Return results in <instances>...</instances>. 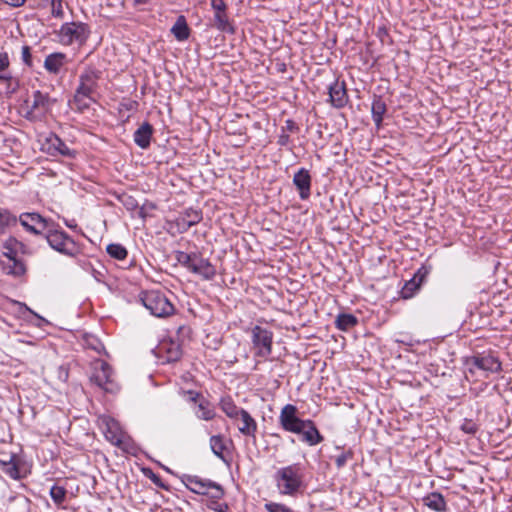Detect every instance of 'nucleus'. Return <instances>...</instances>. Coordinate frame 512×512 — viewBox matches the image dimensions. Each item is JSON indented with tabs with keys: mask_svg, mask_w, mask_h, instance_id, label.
<instances>
[{
	"mask_svg": "<svg viewBox=\"0 0 512 512\" xmlns=\"http://www.w3.org/2000/svg\"><path fill=\"white\" fill-rule=\"evenodd\" d=\"M273 480L278 493L282 496L297 497L305 488L304 473L299 464L277 469Z\"/></svg>",
	"mask_w": 512,
	"mask_h": 512,
	"instance_id": "obj_1",
	"label": "nucleus"
},
{
	"mask_svg": "<svg viewBox=\"0 0 512 512\" xmlns=\"http://www.w3.org/2000/svg\"><path fill=\"white\" fill-rule=\"evenodd\" d=\"M141 302L150 313L159 318L169 317L174 314L175 307L165 295L158 290H150L141 293Z\"/></svg>",
	"mask_w": 512,
	"mask_h": 512,
	"instance_id": "obj_2",
	"label": "nucleus"
},
{
	"mask_svg": "<svg viewBox=\"0 0 512 512\" xmlns=\"http://www.w3.org/2000/svg\"><path fill=\"white\" fill-rule=\"evenodd\" d=\"M44 237L52 249L63 255L74 257L80 252L75 241L64 231L52 229L50 226Z\"/></svg>",
	"mask_w": 512,
	"mask_h": 512,
	"instance_id": "obj_3",
	"label": "nucleus"
},
{
	"mask_svg": "<svg viewBox=\"0 0 512 512\" xmlns=\"http://www.w3.org/2000/svg\"><path fill=\"white\" fill-rule=\"evenodd\" d=\"M184 483L191 492L207 495L214 500H219L224 495V490L218 483L195 475L186 476Z\"/></svg>",
	"mask_w": 512,
	"mask_h": 512,
	"instance_id": "obj_4",
	"label": "nucleus"
},
{
	"mask_svg": "<svg viewBox=\"0 0 512 512\" xmlns=\"http://www.w3.org/2000/svg\"><path fill=\"white\" fill-rule=\"evenodd\" d=\"M89 28L82 22L64 23L59 30L60 42L64 45L83 44L89 36Z\"/></svg>",
	"mask_w": 512,
	"mask_h": 512,
	"instance_id": "obj_5",
	"label": "nucleus"
},
{
	"mask_svg": "<svg viewBox=\"0 0 512 512\" xmlns=\"http://www.w3.org/2000/svg\"><path fill=\"white\" fill-rule=\"evenodd\" d=\"M252 343L256 350L255 355L267 358L272 352L273 333L272 331L256 325L252 328Z\"/></svg>",
	"mask_w": 512,
	"mask_h": 512,
	"instance_id": "obj_6",
	"label": "nucleus"
},
{
	"mask_svg": "<svg viewBox=\"0 0 512 512\" xmlns=\"http://www.w3.org/2000/svg\"><path fill=\"white\" fill-rule=\"evenodd\" d=\"M91 380L106 392L117 391V384L112 379V369L105 361H97L94 364Z\"/></svg>",
	"mask_w": 512,
	"mask_h": 512,
	"instance_id": "obj_7",
	"label": "nucleus"
},
{
	"mask_svg": "<svg viewBox=\"0 0 512 512\" xmlns=\"http://www.w3.org/2000/svg\"><path fill=\"white\" fill-rule=\"evenodd\" d=\"M279 423L281 427L291 433H300L305 428L306 420L297 416V407L292 404H286L280 412Z\"/></svg>",
	"mask_w": 512,
	"mask_h": 512,
	"instance_id": "obj_8",
	"label": "nucleus"
},
{
	"mask_svg": "<svg viewBox=\"0 0 512 512\" xmlns=\"http://www.w3.org/2000/svg\"><path fill=\"white\" fill-rule=\"evenodd\" d=\"M19 222L24 229L34 235H42L52 225V221L42 217L39 213H22Z\"/></svg>",
	"mask_w": 512,
	"mask_h": 512,
	"instance_id": "obj_9",
	"label": "nucleus"
},
{
	"mask_svg": "<svg viewBox=\"0 0 512 512\" xmlns=\"http://www.w3.org/2000/svg\"><path fill=\"white\" fill-rule=\"evenodd\" d=\"M102 427L105 438L113 445L124 449V435L117 421L112 418L104 417L102 419Z\"/></svg>",
	"mask_w": 512,
	"mask_h": 512,
	"instance_id": "obj_10",
	"label": "nucleus"
},
{
	"mask_svg": "<svg viewBox=\"0 0 512 512\" xmlns=\"http://www.w3.org/2000/svg\"><path fill=\"white\" fill-rule=\"evenodd\" d=\"M189 271L193 274L201 276L204 280H212L216 275L215 266L204 258L200 253L196 252Z\"/></svg>",
	"mask_w": 512,
	"mask_h": 512,
	"instance_id": "obj_11",
	"label": "nucleus"
},
{
	"mask_svg": "<svg viewBox=\"0 0 512 512\" xmlns=\"http://www.w3.org/2000/svg\"><path fill=\"white\" fill-rule=\"evenodd\" d=\"M186 394L190 402L198 403L195 414L199 419L209 421L215 417L214 407L207 399L203 398L200 393L189 390Z\"/></svg>",
	"mask_w": 512,
	"mask_h": 512,
	"instance_id": "obj_12",
	"label": "nucleus"
},
{
	"mask_svg": "<svg viewBox=\"0 0 512 512\" xmlns=\"http://www.w3.org/2000/svg\"><path fill=\"white\" fill-rule=\"evenodd\" d=\"M98 75L94 70H86L79 76V85L75 91L76 95L94 97L97 87Z\"/></svg>",
	"mask_w": 512,
	"mask_h": 512,
	"instance_id": "obj_13",
	"label": "nucleus"
},
{
	"mask_svg": "<svg viewBox=\"0 0 512 512\" xmlns=\"http://www.w3.org/2000/svg\"><path fill=\"white\" fill-rule=\"evenodd\" d=\"M44 150L52 156L62 155L65 157H74L75 152L71 150L65 142L56 134H50L43 144Z\"/></svg>",
	"mask_w": 512,
	"mask_h": 512,
	"instance_id": "obj_14",
	"label": "nucleus"
},
{
	"mask_svg": "<svg viewBox=\"0 0 512 512\" xmlns=\"http://www.w3.org/2000/svg\"><path fill=\"white\" fill-rule=\"evenodd\" d=\"M428 274V270L425 267H421L414 274L413 278L409 281L405 282L402 287L400 294L404 299L412 298L415 293L420 289L422 283L424 282L426 276Z\"/></svg>",
	"mask_w": 512,
	"mask_h": 512,
	"instance_id": "obj_15",
	"label": "nucleus"
},
{
	"mask_svg": "<svg viewBox=\"0 0 512 512\" xmlns=\"http://www.w3.org/2000/svg\"><path fill=\"white\" fill-rule=\"evenodd\" d=\"M293 184L299 192L302 200H307L311 195V176L307 169H299L293 176Z\"/></svg>",
	"mask_w": 512,
	"mask_h": 512,
	"instance_id": "obj_16",
	"label": "nucleus"
},
{
	"mask_svg": "<svg viewBox=\"0 0 512 512\" xmlns=\"http://www.w3.org/2000/svg\"><path fill=\"white\" fill-rule=\"evenodd\" d=\"M469 363L473 367L490 373H496L501 370V362L490 354L473 356Z\"/></svg>",
	"mask_w": 512,
	"mask_h": 512,
	"instance_id": "obj_17",
	"label": "nucleus"
},
{
	"mask_svg": "<svg viewBox=\"0 0 512 512\" xmlns=\"http://www.w3.org/2000/svg\"><path fill=\"white\" fill-rule=\"evenodd\" d=\"M329 101L335 108H343L348 102L346 85L344 82L334 81L329 86Z\"/></svg>",
	"mask_w": 512,
	"mask_h": 512,
	"instance_id": "obj_18",
	"label": "nucleus"
},
{
	"mask_svg": "<svg viewBox=\"0 0 512 512\" xmlns=\"http://www.w3.org/2000/svg\"><path fill=\"white\" fill-rule=\"evenodd\" d=\"M32 97L33 101L28 114H32L35 111L47 112L55 103V100L51 99L47 93H43L40 90L34 91Z\"/></svg>",
	"mask_w": 512,
	"mask_h": 512,
	"instance_id": "obj_19",
	"label": "nucleus"
},
{
	"mask_svg": "<svg viewBox=\"0 0 512 512\" xmlns=\"http://www.w3.org/2000/svg\"><path fill=\"white\" fill-rule=\"evenodd\" d=\"M302 441L310 446H314L323 441V436L320 434L315 424L311 420H306L305 428L299 433Z\"/></svg>",
	"mask_w": 512,
	"mask_h": 512,
	"instance_id": "obj_20",
	"label": "nucleus"
},
{
	"mask_svg": "<svg viewBox=\"0 0 512 512\" xmlns=\"http://www.w3.org/2000/svg\"><path fill=\"white\" fill-rule=\"evenodd\" d=\"M153 134V127L148 122H144L135 132H134V142L137 146L142 149H147L150 146L151 137Z\"/></svg>",
	"mask_w": 512,
	"mask_h": 512,
	"instance_id": "obj_21",
	"label": "nucleus"
},
{
	"mask_svg": "<svg viewBox=\"0 0 512 512\" xmlns=\"http://www.w3.org/2000/svg\"><path fill=\"white\" fill-rule=\"evenodd\" d=\"M66 63V55L62 52L51 53L44 60V68L51 74H58Z\"/></svg>",
	"mask_w": 512,
	"mask_h": 512,
	"instance_id": "obj_22",
	"label": "nucleus"
},
{
	"mask_svg": "<svg viewBox=\"0 0 512 512\" xmlns=\"http://www.w3.org/2000/svg\"><path fill=\"white\" fill-rule=\"evenodd\" d=\"M423 504L435 512H445L447 503L439 492H431L422 498Z\"/></svg>",
	"mask_w": 512,
	"mask_h": 512,
	"instance_id": "obj_23",
	"label": "nucleus"
},
{
	"mask_svg": "<svg viewBox=\"0 0 512 512\" xmlns=\"http://www.w3.org/2000/svg\"><path fill=\"white\" fill-rule=\"evenodd\" d=\"M242 425L238 427L240 433L245 436L255 437L257 431V423L254 418L245 409L239 415Z\"/></svg>",
	"mask_w": 512,
	"mask_h": 512,
	"instance_id": "obj_24",
	"label": "nucleus"
},
{
	"mask_svg": "<svg viewBox=\"0 0 512 512\" xmlns=\"http://www.w3.org/2000/svg\"><path fill=\"white\" fill-rule=\"evenodd\" d=\"M387 108L386 103L380 96H374L371 112L374 123L377 127H380L383 121V115L385 114Z\"/></svg>",
	"mask_w": 512,
	"mask_h": 512,
	"instance_id": "obj_25",
	"label": "nucleus"
},
{
	"mask_svg": "<svg viewBox=\"0 0 512 512\" xmlns=\"http://www.w3.org/2000/svg\"><path fill=\"white\" fill-rule=\"evenodd\" d=\"M202 220V213L199 210L187 209L179 218V224L184 228H190Z\"/></svg>",
	"mask_w": 512,
	"mask_h": 512,
	"instance_id": "obj_26",
	"label": "nucleus"
},
{
	"mask_svg": "<svg viewBox=\"0 0 512 512\" xmlns=\"http://www.w3.org/2000/svg\"><path fill=\"white\" fill-rule=\"evenodd\" d=\"M172 34L179 41H184L189 37V27L187 25L186 19L184 16H179L171 28Z\"/></svg>",
	"mask_w": 512,
	"mask_h": 512,
	"instance_id": "obj_27",
	"label": "nucleus"
},
{
	"mask_svg": "<svg viewBox=\"0 0 512 512\" xmlns=\"http://www.w3.org/2000/svg\"><path fill=\"white\" fill-rule=\"evenodd\" d=\"M214 26L221 32L234 34L235 29L229 22L226 11L214 13Z\"/></svg>",
	"mask_w": 512,
	"mask_h": 512,
	"instance_id": "obj_28",
	"label": "nucleus"
},
{
	"mask_svg": "<svg viewBox=\"0 0 512 512\" xmlns=\"http://www.w3.org/2000/svg\"><path fill=\"white\" fill-rule=\"evenodd\" d=\"M10 512H31V502L30 500L23 496L19 495L11 499L9 505Z\"/></svg>",
	"mask_w": 512,
	"mask_h": 512,
	"instance_id": "obj_29",
	"label": "nucleus"
},
{
	"mask_svg": "<svg viewBox=\"0 0 512 512\" xmlns=\"http://www.w3.org/2000/svg\"><path fill=\"white\" fill-rule=\"evenodd\" d=\"M221 410L232 419H236L242 412V408H238L230 397H225L220 400Z\"/></svg>",
	"mask_w": 512,
	"mask_h": 512,
	"instance_id": "obj_30",
	"label": "nucleus"
},
{
	"mask_svg": "<svg viewBox=\"0 0 512 512\" xmlns=\"http://www.w3.org/2000/svg\"><path fill=\"white\" fill-rule=\"evenodd\" d=\"M358 323V319L347 313L339 314L335 320L336 327L342 331H348Z\"/></svg>",
	"mask_w": 512,
	"mask_h": 512,
	"instance_id": "obj_31",
	"label": "nucleus"
},
{
	"mask_svg": "<svg viewBox=\"0 0 512 512\" xmlns=\"http://www.w3.org/2000/svg\"><path fill=\"white\" fill-rule=\"evenodd\" d=\"M161 351L166 352V360L167 362H175L178 361L182 356V351L180 346L174 342L164 343L161 346Z\"/></svg>",
	"mask_w": 512,
	"mask_h": 512,
	"instance_id": "obj_32",
	"label": "nucleus"
},
{
	"mask_svg": "<svg viewBox=\"0 0 512 512\" xmlns=\"http://www.w3.org/2000/svg\"><path fill=\"white\" fill-rule=\"evenodd\" d=\"M7 274H11L14 276H21L26 272V267L24 263L15 258L14 260H9V263L4 266Z\"/></svg>",
	"mask_w": 512,
	"mask_h": 512,
	"instance_id": "obj_33",
	"label": "nucleus"
},
{
	"mask_svg": "<svg viewBox=\"0 0 512 512\" xmlns=\"http://www.w3.org/2000/svg\"><path fill=\"white\" fill-rule=\"evenodd\" d=\"M95 101L94 97H85L82 95L74 94L71 105H73L74 109L79 112H83L84 110L90 107V104Z\"/></svg>",
	"mask_w": 512,
	"mask_h": 512,
	"instance_id": "obj_34",
	"label": "nucleus"
},
{
	"mask_svg": "<svg viewBox=\"0 0 512 512\" xmlns=\"http://www.w3.org/2000/svg\"><path fill=\"white\" fill-rule=\"evenodd\" d=\"M107 253L116 260H124L127 257V249L118 243L109 244L106 248Z\"/></svg>",
	"mask_w": 512,
	"mask_h": 512,
	"instance_id": "obj_35",
	"label": "nucleus"
},
{
	"mask_svg": "<svg viewBox=\"0 0 512 512\" xmlns=\"http://www.w3.org/2000/svg\"><path fill=\"white\" fill-rule=\"evenodd\" d=\"M210 447L212 452L219 458L223 459V452L226 449L224 439L220 435H215L210 438Z\"/></svg>",
	"mask_w": 512,
	"mask_h": 512,
	"instance_id": "obj_36",
	"label": "nucleus"
},
{
	"mask_svg": "<svg viewBox=\"0 0 512 512\" xmlns=\"http://www.w3.org/2000/svg\"><path fill=\"white\" fill-rule=\"evenodd\" d=\"M66 494L67 491L62 486L53 485L50 489V496L57 506H61L63 504L66 498Z\"/></svg>",
	"mask_w": 512,
	"mask_h": 512,
	"instance_id": "obj_37",
	"label": "nucleus"
},
{
	"mask_svg": "<svg viewBox=\"0 0 512 512\" xmlns=\"http://www.w3.org/2000/svg\"><path fill=\"white\" fill-rule=\"evenodd\" d=\"M9 65L8 53L0 52V80L8 81L11 79V75L7 72Z\"/></svg>",
	"mask_w": 512,
	"mask_h": 512,
	"instance_id": "obj_38",
	"label": "nucleus"
},
{
	"mask_svg": "<svg viewBox=\"0 0 512 512\" xmlns=\"http://www.w3.org/2000/svg\"><path fill=\"white\" fill-rule=\"evenodd\" d=\"M17 219L9 211L0 208V232L10 225L16 224Z\"/></svg>",
	"mask_w": 512,
	"mask_h": 512,
	"instance_id": "obj_39",
	"label": "nucleus"
},
{
	"mask_svg": "<svg viewBox=\"0 0 512 512\" xmlns=\"http://www.w3.org/2000/svg\"><path fill=\"white\" fill-rule=\"evenodd\" d=\"M195 253L196 252L186 253L184 251H176L175 258L181 266H183L189 270L191 267Z\"/></svg>",
	"mask_w": 512,
	"mask_h": 512,
	"instance_id": "obj_40",
	"label": "nucleus"
},
{
	"mask_svg": "<svg viewBox=\"0 0 512 512\" xmlns=\"http://www.w3.org/2000/svg\"><path fill=\"white\" fill-rule=\"evenodd\" d=\"M264 508L267 512H294L291 507L283 503L272 501L265 503Z\"/></svg>",
	"mask_w": 512,
	"mask_h": 512,
	"instance_id": "obj_41",
	"label": "nucleus"
},
{
	"mask_svg": "<svg viewBox=\"0 0 512 512\" xmlns=\"http://www.w3.org/2000/svg\"><path fill=\"white\" fill-rule=\"evenodd\" d=\"M4 249H12V250H16V251H20L22 253H25L26 252V246L18 241L16 238L14 237H9L5 242H4V245H3Z\"/></svg>",
	"mask_w": 512,
	"mask_h": 512,
	"instance_id": "obj_42",
	"label": "nucleus"
},
{
	"mask_svg": "<svg viewBox=\"0 0 512 512\" xmlns=\"http://www.w3.org/2000/svg\"><path fill=\"white\" fill-rule=\"evenodd\" d=\"M353 458V452L351 450H347L342 452L335 458V464L338 469L344 467L348 460Z\"/></svg>",
	"mask_w": 512,
	"mask_h": 512,
	"instance_id": "obj_43",
	"label": "nucleus"
},
{
	"mask_svg": "<svg viewBox=\"0 0 512 512\" xmlns=\"http://www.w3.org/2000/svg\"><path fill=\"white\" fill-rule=\"evenodd\" d=\"M62 1L63 0H51V6H52L51 13L54 17L60 18V19L63 18V16H64Z\"/></svg>",
	"mask_w": 512,
	"mask_h": 512,
	"instance_id": "obj_44",
	"label": "nucleus"
},
{
	"mask_svg": "<svg viewBox=\"0 0 512 512\" xmlns=\"http://www.w3.org/2000/svg\"><path fill=\"white\" fill-rule=\"evenodd\" d=\"M6 468L4 469L5 473L9 475L13 479L19 478V469L16 464L14 463H5Z\"/></svg>",
	"mask_w": 512,
	"mask_h": 512,
	"instance_id": "obj_45",
	"label": "nucleus"
},
{
	"mask_svg": "<svg viewBox=\"0 0 512 512\" xmlns=\"http://www.w3.org/2000/svg\"><path fill=\"white\" fill-rule=\"evenodd\" d=\"M22 61L29 67L32 66V55H31V49L29 46L25 45L22 47Z\"/></svg>",
	"mask_w": 512,
	"mask_h": 512,
	"instance_id": "obj_46",
	"label": "nucleus"
},
{
	"mask_svg": "<svg viewBox=\"0 0 512 512\" xmlns=\"http://www.w3.org/2000/svg\"><path fill=\"white\" fill-rule=\"evenodd\" d=\"M461 429L468 434H475L478 430L477 425L472 420H466L462 425Z\"/></svg>",
	"mask_w": 512,
	"mask_h": 512,
	"instance_id": "obj_47",
	"label": "nucleus"
},
{
	"mask_svg": "<svg viewBox=\"0 0 512 512\" xmlns=\"http://www.w3.org/2000/svg\"><path fill=\"white\" fill-rule=\"evenodd\" d=\"M298 126L297 124L291 120V119H287L285 121V125L281 128V131L287 133V132H296L298 131Z\"/></svg>",
	"mask_w": 512,
	"mask_h": 512,
	"instance_id": "obj_48",
	"label": "nucleus"
},
{
	"mask_svg": "<svg viewBox=\"0 0 512 512\" xmlns=\"http://www.w3.org/2000/svg\"><path fill=\"white\" fill-rule=\"evenodd\" d=\"M211 6L215 13L226 11V4L224 0H211Z\"/></svg>",
	"mask_w": 512,
	"mask_h": 512,
	"instance_id": "obj_49",
	"label": "nucleus"
},
{
	"mask_svg": "<svg viewBox=\"0 0 512 512\" xmlns=\"http://www.w3.org/2000/svg\"><path fill=\"white\" fill-rule=\"evenodd\" d=\"M150 479L152 480V482L157 485L158 487H161L163 489H168L167 485H165L162 481V479L160 478V476L154 474L151 472V475L149 476Z\"/></svg>",
	"mask_w": 512,
	"mask_h": 512,
	"instance_id": "obj_50",
	"label": "nucleus"
},
{
	"mask_svg": "<svg viewBox=\"0 0 512 512\" xmlns=\"http://www.w3.org/2000/svg\"><path fill=\"white\" fill-rule=\"evenodd\" d=\"M290 142V137L288 135V133H285L284 131L282 132L281 131V134L279 135L278 137V144L280 146H287Z\"/></svg>",
	"mask_w": 512,
	"mask_h": 512,
	"instance_id": "obj_51",
	"label": "nucleus"
},
{
	"mask_svg": "<svg viewBox=\"0 0 512 512\" xmlns=\"http://www.w3.org/2000/svg\"><path fill=\"white\" fill-rule=\"evenodd\" d=\"M26 0H3L4 3L12 6V7H20L24 5Z\"/></svg>",
	"mask_w": 512,
	"mask_h": 512,
	"instance_id": "obj_52",
	"label": "nucleus"
},
{
	"mask_svg": "<svg viewBox=\"0 0 512 512\" xmlns=\"http://www.w3.org/2000/svg\"><path fill=\"white\" fill-rule=\"evenodd\" d=\"M18 251L10 249H5L4 255L8 258V260H14L16 258Z\"/></svg>",
	"mask_w": 512,
	"mask_h": 512,
	"instance_id": "obj_53",
	"label": "nucleus"
},
{
	"mask_svg": "<svg viewBox=\"0 0 512 512\" xmlns=\"http://www.w3.org/2000/svg\"><path fill=\"white\" fill-rule=\"evenodd\" d=\"M125 205L128 209H134L137 207V204L135 203L134 199L129 197L127 202H125Z\"/></svg>",
	"mask_w": 512,
	"mask_h": 512,
	"instance_id": "obj_54",
	"label": "nucleus"
},
{
	"mask_svg": "<svg viewBox=\"0 0 512 512\" xmlns=\"http://www.w3.org/2000/svg\"><path fill=\"white\" fill-rule=\"evenodd\" d=\"M137 4H146L148 0H135Z\"/></svg>",
	"mask_w": 512,
	"mask_h": 512,
	"instance_id": "obj_55",
	"label": "nucleus"
}]
</instances>
